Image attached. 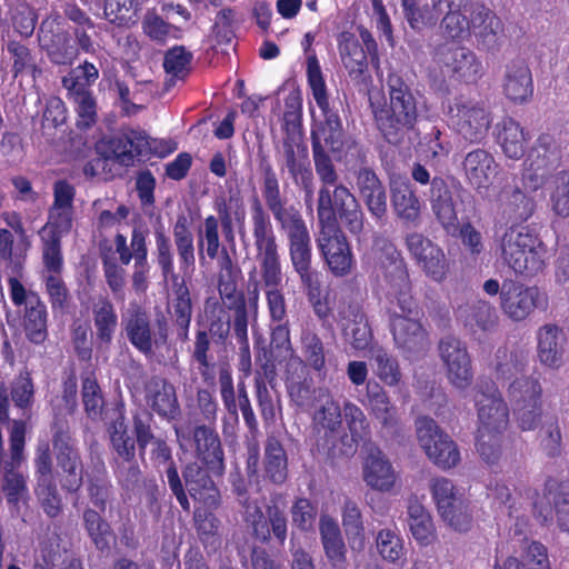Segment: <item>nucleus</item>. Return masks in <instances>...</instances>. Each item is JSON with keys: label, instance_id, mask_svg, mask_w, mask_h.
Here are the masks:
<instances>
[{"label": "nucleus", "instance_id": "1", "mask_svg": "<svg viewBox=\"0 0 569 569\" xmlns=\"http://www.w3.org/2000/svg\"><path fill=\"white\" fill-rule=\"evenodd\" d=\"M307 78L312 97L320 110L319 114H313L312 128L313 160L321 181L317 211L318 217L328 219L332 214L333 190L336 186L341 184L338 183V173L326 151L340 152L343 146V133L338 113L329 107L326 82L316 57H309L307 60Z\"/></svg>", "mask_w": 569, "mask_h": 569}, {"label": "nucleus", "instance_id": "56", "mask_svg": "<svg viewBox=\"0 0 569 569\" xmlns=\"http://www.w3.org/2000/svg\"><path fill=\"white\" fill-rule=\"evenodd\" d=\"M86 529L98 549H106L113 540V535L110 526L106 522L100 515L91 509L83 513Z\"/></svg>", "mask_w": 569, "mask_h": 569}, {"label": "nucleus", "instance_id": "26", "mask_svg": "<svg viewBox=\"0 0 569 569\" xmlns=\"http://www.w3.org/2000/svg\"><path fill=\"white\" fill-rule=\"evenodd\" d=\"M111 154L120 164L132 166L138 157L151 149L150 141L143 131L129 130L109 141Z\"/></svg>", "mask_w": 569, "mask_h": 569}, {"label": "nucleus", "instance_id": "62", "mask_svg": "<svg viewBox=\"0 0 569 569\" xmlns=\"http://www.w3.org/2000/svg\"><path fill=\"white\" fill-rule=\"evenodd\" d=\"M199 250H206L207 256L213 260L218 257L220 249L219 221L214 216L204 219L203 227L199 234ZM202 259V253H200Z\"/></svg>", "mask_w": 569, "mask_h": 569}, {"label": "nucleus", "instance_id": "53", "mask_svg": "<svg viewBox=\"0 0 569 569\" xmlns=\"http://www.w3.org/2000/svg\"><path fill=\"white\" fill-rule=\"evenodd\" d=\"M93 316L97 338L101 342L109 343L118 322L113 306L107 300H101L94 306Z\"/></svg>", "mask_w": 569, "mask_h": 569}, {"label": "nucleus", "instance_id": "50", "mask_svg": "<svg viewBox=\"0 0 569 569\" xmlns=\"http://www.w3.org/2000/svg\"><path fill=\"white\" fill-rule=\"evenodd\" d=\"M376 548L379 556L388 562L397 563L405 558L403 539L395 528H385L376 536Z\"/></svg>", "mask_w": 569, "mask_h": 569}, {"label": "nucleus", "instance_id": "24", "mask_svg": "<svg viewBox=\"0 0 569 569\" xmlns=\"http://www.w3.org/2000/svg\"><path fill=\"white\" fill-rule=\"evenodd\" d=\"M320 539L325 555L333 569L347 568V548L336 519L327 513L320 516Z\"/></svg>", "mask_w": 569, "mask_h": 569}, {"label": "nucleus", "instance_id": "43", "mask_svg": "<svg viewBox=\"0 0 569 569\" xmlns=\"http://www.w3.org/2000/svg\"><path fill=\"white\" fill-rule=\"evenodd\" d=\"M340 57L349 76L360 79L367 70V56L359 41L351 36H342L339 43Z\"/></svg>", "mask_w": 569, "mask_h": 569}, {"label": "nucleus", "instance_id": "20", "mask_svg": "<svg viewBox=\"0 0 569 569\" xmlns=\"http://www.w3.org/2000/svg\"><path fill=\"white\" fill-rule=\"evenodd\" d=\"M53 448L57 463L62 470V487L68 491L78 490L82 483V465L71 437L64 432L56 435Z\"/></svg>", "mask_w": 569, "mask_h": 569}, {"label": "nucleus", "instance_id": "63", "mask_svg": "<svg viewBox=\"0 0 569 569\" xmlns=\"http://www.w3.org/2000/svg\"><path fill=\"white\" fill-rule=\"evenodd\" d=\"M343 419L353 441H358L368 435L369 422L360 407L351 401L343 405Z\"/></svg>", "mask_w": 569, "mask_h": 569}, {"label": "nucleus", "instance_id": "59", "mask_svg": "<svg viewBox=\"0 0 569 569\" xmlns=\"http://www.w3.org/2000/svg\"><path fill=\"white\" fill-rule=\"evenodd\" d=\"M113 449L123 460L130 462L134 457V440L129 436L124 418L119 416L110 428Z\"/></svg>", "mask_w": 569, "mask_h": 569}, {"label": "nucleus", "instance_id": "60", "mask_svg": "<svg viewBox=\"0 0 569 569\" xmlns=\"http://www.w3.org/2000/svg\"><path fill=\"white\" fill-rule=\"evenodd\" d=\"M10 19L14 30L22 37H30L36 28L37 14L23 0H17L10 8Z\"/></svg>", "mask_w": 569, "mask_h": 569}, {"label": "nucleus", "instance_id": "18", "mask_svg": "<svg viewBox=\"0 0 569 569\" xmlns=\"http://www.w3.org/2000/svg\"><path fill=\"white\" fill-rule=\"evenodd\" d=\"M449 112L457 131L471 142L480 141L491 123L487 110L473 101L457 100Z\"/></svg>", "mask_w": 569, "mask_h": 569}, {"label": "nucleus", "instance_id": "52", "mask_svg": "<svg viewBox=\"0 0 569 569\" xmlns=\"http://www.w3.org/2000/svg\"><path fill=\"white\" fill-rule=\"evenodd\" d=\"M23 327L31 342L41 343L47 339V309L42 301L24 308Z\"/></svg>", "mask_w": 569, "mask_h": 569}, {"label": "nucleus", "instance_id": "13", "mask_svg": "<svg viewBox=\"0 0 569 569\" xmlns=\"http://www.w3.org/2000/svg\"><path fill=\"white\" fill-rule=\"evenodd\" d=\"M407 247L423 273L435 282H442L450 271L443 250L421 233H410Z\"/></svg>", "mask_w": 569, "mask_h": 569}, {"label": "nucleus", "instance_id": "8", "mask_svg": "<svg viewBox=\"0 0 569 569\" xmlns=\"http://www.w3.org/2000/svg\"><path fill=\"white\" fill-rule=\"evenodd\" d=\"M190 496L199 503L194 511V520L200 535H213L218 529L217 518L209 511L216 508L219 492L206 470L198 465H189L183 473Z\"/></svg>", "mask_w": 569, "mask_h": 569}, {"label": "nucleus", "instance_id": "23", "mask_svg": "<svg viewBox=\"0 0 569 569\" xmlns=\"http://www.w3.org/2000/svg\"><path fill=\"white\" fill-rule=\"evenodd\" d=\"M332 229H339L337 226V213L349 231L359 234L363 228V213L357 199L345 186H336L333 190V200H331Z\"/></svg>", "mask_w": 569, "mask_h": 569}, {"label": "nucleus", "instance_id": "57", "mask_svg": "<svg viewBox=\"0 0 569 569\" xmlns=\"http://www.w3.org/2000/svg\"><path fill=\"white\" fill-rule=\"evenodd\" d=\"M282 151L288 170L309 160L308 147L302 140L300 130L287 131Z\"/></svg>", "mask_w": 569, "mask_h": 569}, {"label": "nucleus", "instance_id": "34", "mask_svg": "<svg viewBox=\"0 0 569 569\" xmlns=\"http://www.w3.org/2000/svg\"><path fill=\"white\" fill-rule=\"evenodd\" d=\"M194 441L202 460L212 471L221 473L223 469V452L218 435L212 429L201 426L194 430Z\"/></svg>", "mask_w": 569, "mask_h": 569}, {"label": "nucleus", "instance_id": "30", "mask_svg": "<svg viewBox=\"0 0 569 569\" xmlns=\"http://www.w3.org/2000/svg\"><path fill=\"white\" fill-rule=\"evenodd\" d=\"M408 526L420 546H429L436 541L437 531L431 515L418 501H410L408 506Z\"/></svg>", "mask_w": 569, "mask_h": 569}, {"label": "nucleus", "instance_id": "38", "mask_svg": "<svg viewBox=\"0 0 569 569\" xmlns=\"http://www.w3.org/2000/svg\"><path fill=\"white\" fill-rule=\"evenodd\" d=\"M341 520L349 546L361 551L366 545L365 525L359 506L347 499L341 509Z\"/></svg>", "mask_w": 569, "mask_h": 569}, {"label": "nucleus", "instance_id": "49", "mask_svg": "<svg viewBox=\"0 0 569 569\" xmlns=\"http://www.w3.org/2000/svg\"><path fill=\"white\" fill-rule=\"evenodd\" d=\"M430 492L439 515L465 500L462 491L446 477L433 478L430 481Z\"/></svg>", "mask_w": 569, "mask_h": 569}, {"label": "nucleus", "instance_id": "37", "mask_svg": "<svg viewBox=\"0 0 569 569\" xmlns=\"http://www.w3.org/2000/svg\"><path fill=\"white\" fill-rule=\"evenodd\" d=\"M368 408L375 419L383 428H393L398 423L397 408L391 403L388 395L379 385L367 386Z\"/></svg>", "mask_w": 569, "mask_h": 569}, {"label": "nucleus", "instance_id": "9", "mask_svg": "<svg viewBox=\"0 0 569 569\" xmlns=\"http://www.w3.org/2000/svg\"><path fill=\"white\" fill-rule=\"evenodd\" d=\"M416 435L426 456L440 469L449 470L460 462V452L456 442L439 428L435 420L428 417L418 418Z\"/></svg>", "mask_w": 569, "mask_h": 569}, {"label": "nucleus", "instance_id": "15", "mask_svg": "<svg viewBox=\"0 0 569 569\" xmlns=\"http://www.w3.org/2000/svg\"><path fill=\"white\" fill-rule=\"evenodd\" d=\"M431 209L448 233L458 230V212L461 206V190L453 183L435 178L431 182Z\"/></svg>", "mask_w": 569, "mask_h": 569}, {"label": "nucleus", "instance_id": "40", "mask_svg": "<svg viewBox=\"0 0 569 569\" xmlns=\"http://www.w3.org/2000/svg\"><path fill=\"white\" fill-rule=\"evenodd\" d=\"M312 421L315 427L326 432L337 431L342 423V415L340 405L335 398L323 392L319 396L313 411Z\"/></svg>", "mask_w": 569, "mask_h": 569}, {"label": "nucleus", "instance_id": "31", "mask_svg": "<svg viewBox=\"0 0 569 569\" xmlns=\"http://www.w3.org/2000/svg\"><path fill=\"white\" fill-rule=\"evenodd\" d=\"M421 0H402L405 17L409 26L421 31L437 24L439 18L445 13V3L440 0H431V7H419Z\"/></svg>", "mask_w": 569, "mask_h": 569}, {"label": "nucleus", "instance_id": "19", "mask_svg": "<svg viewBox=\"0 0 569 569\" xmlns=\"http://www.w3.org/2000/svg\"><path fill=\"white\" fill-rule=\"evenodd\" d=\"M546 305V296L537 287L520 283L505 284L501 290V308L515 321L527 319L535 309Z\"/></svg>", "mask_w": 569, "mask_h": 569}, {"label": "nucleus", "instance_id": "4", "mask_svg": "<svg viewBox=\"0 0 569 569\" xmlns=\"http://www.w3.org/2000/svg\"><path fill=\"white\" fill-rule=\"evenodd\" d=\"M387 88L390 103L387 106L379 92H369L370 106L378 128L391 143H397L399 134L410 129L417 119L416 98L398 73H389Z\"/></svg>", "mask_w": 569, "mask_h": 569}, {"label": "nucleus", "instance_id": "6", "mask_svg": "<svg viewBox=\"0 0 569 569\" xmlns=\"http://www.w3.org/2000/svg\"><path fill=\"white\" fill-rule=\"evenodd\" d=\"M528 360L523 355L498 349L495 371L497 379L511 380L508 395L515 406L541 402V386L537 378L526 375Z\"/></svg>", "mask_w": 569, "mask_h": 569}, {"label": "nucleus", "instance_id": "16", "mask_svg": "<svg viewBox=\"0 0 569 569\" xmlns=\"http://www.w3.org/2000/svg\"><path fill=\"white\" fill-rule=\"evenodd\" d=\"M74 189L66 181L54 184V202L49 211L47 223L39 231L40 237L60 239L72 228Z\"/></svg>", "mask_w": 569, "mask_h": 569}, {"label": "nucleus", "instance_id": "21", "mask_svg": "<svg viewBox=\"0 0 569 569\" xmlns=\"http://www.w3.org/2000/svg\"><path fill=\"white\" fill-rule=\"evenodd\" d=\"M363 480L371 489L388 492L397 481V473L387 456L377 447L369 449L363 462Z\"/></svg>", "mask_w": 569, "mask_h": 569}, {"label": "nucleus", "instance_id": "17", "mask_svg": "<svg viewBox=\"0 0 569 569\" xmlns=\"http://www.w3.org/2000/svg\"><path fill=\"white\" fill-rule=\"evenodd\" d=\"M433 61L446 68V72L466 82L477 81L482 74V63L469 49L458 46H441Z\"/></svg>", "mask_w": 569, "mask_h": 569}, {"label": "nucleus", "instance_id": "28", "mask_svg": "<svg viewBox=\"0 0 569 569\" xmlns=\"http://www.w3.org/2000/svg\"><path fill=\"white\" fill-rule=\"evenodd\" d=\"M356 184L370 213L376 218H382L387 211L386 192L377 174L368 168H362L357 173Z\"/></svg>", "mask_w": 569, "mask_h": 569}, {"label": "nucleus", "instance_id": "36", "mask_svg": "<svg viewBox=\"0 0 569 569\" xmlns=\"http://www.w3.org/2000/svg\"><path fill=\"white\" fill-rule=\"evenodd\" d=\"M123 323L130 342L141 352L149 353L152 341L147 315L137 307L132 308L123 316Z\"/></svg>", "mask_w": 569, "mask_h": 569}, {"label": "nucleus", "instance_id": "64", "mask_svg": "<svg viewBox=\"0 0 569 569\" xmlns=\"http://www.w3.org/2000/svg\"><path fill=\"white\" fill-rule=\"evenodd\" d=\"M191 53L183 47L170 49L164 57L163 67L168 74L182 79L188 72L191 62Z\"/></svg>", "mask_w": 569, "mask_h": 569}, {"label": "nucleus", "instance_id": "42", "mask_svg": "<svg viewBox=\"0 0 569 569\" xmlns=\"http://www.w3.org/2000/svg\"><path fill=\"white\" fill-rule=\"evenodd\" d=\"M459 318L473 333L489 331L497 322V313L492 306L485 301H478L471 307L460 308Z\"/></svg>", "mask_w": 569, "mask_h": 569}, {"label": "nucleus", "instance_id": "58", "mask_svg": "<svg viewBox=\"0 0 569 569\" xmlns=\"http://www.w3.org/2000/svg\"><path fill=\"white\" fill-rule=\"evenodd\" d=\"M468 4L469 1L459 7L452 4V1L445 3L447 12L442 19V28L448 37L460 38L468 30L469 23L465 14Z\"/></svg>", "mask_w": 569, "mask_h": 569}, {"label": "nucleus", "instance_id": "3", "mask_svg": "<svg viewBox=\"0 0 569 569\" xmlns=\"http://www.w3.org/2000/svg\"><path fill=\"white\" fill-rule=\"evenodd\" d=\"M478 412L477 451L488 465L499 461L502 452V433L508 427L509 409L491 382L480 381L475 390Z\"/></svg>", "mask_w": 569, "mask_h": 569}, {"label": "nucleus", "instance_id": "48", "mask_svg": "<svg viewBox=\"0 0 569 569\" xmlns=\"http://www.w3.org/2000/svg\"><path fill=\"white\" fill-rule=\"evenodd\" d=\"M173 237L180 260V269L184 274L191 273L196 262L193 236L184 218L177 220L173 228Z\"/></svg>", "mask_w": 569, "mask_h": 569}, {"label": "nucleus", "instance_id": "46", "mask_svg": "<svg viewBox=\"0 0 569 569\" xmlns=\"http://www.w3.org/2000/svg\"><path fill=\"white\" fill-rule=\"evenodd\" d=\"M219 292L222 299L230 301L234 308L233 331L239 342L247 343L248 340V318L247 308L242 295L236 292L232 283L219 281Z\"/></svg>", "mask_w": 569, "mask_h": 569}, {"label": "nucleus", "instance_id": "12", "mask_svg": "<svg viewBox=\"0 0 569 569\" xmlns=\"http://www.w3.org/2000/svg\"><path fill=\"white\" fill-rule=\"evenodd\" d=\"M289 240V254L302 284L313 286L319 273L311 269V241L302 218L280 228Z\"/></svg>", "mask_w": 569, "mask_h": 569}, {"label": "nucleus", "instance_id": "5", "mask_svg": "<svg viewBox=\"0 0 569 569\" xmlns=\"http://www.w3.org/2000/svg\"><path fill=\"white\" fill-rule=\"evenodd\" d=\"M500 257L516 273L533 276L545 267L547 250L539 237L523 224H512L502 234Z\"/></svg>", "mask_w": 569, "mask_h": 569}, {"label": "nucleus", "instance_id": "45", "mask_svg": "<svg viewBox=\"0 0 569 569\" xmlns=\"http://www.w3.org/2000/svg\"><path fill=\"white\" fill-rule=\"evenodd\" d=\"M549 206L555 216L569 217V171L550 176L548 181Z\"/></svg>", "mask_w": 569, "mask_h": 569}, {"label": "nucleus", "instance_id": "27", "mask_svg": "<svg viewBox=\"0 0 569 569\" xmlns=\"http://www.w3.org/2000/svg\"><path fill=\"white\" fill-rule=\"evenodd\" d=\"M391 206L399 219L417 222L421 212V202L408 179L396 177L390 182Z\"/></svg>", "mask_w": 569, "mask_h": 569}, {"label": "nucleus", "instance_id": "61", "mask_svg": "<svg viewBox=\"0 0 569 569\" xmlns=\"http://www.w3.org/2000/svg\"><path fill=\"white\" fill-rule=\"evenodd\" d=\"M262 197L280 228L302 218L297 209L293 207H286V201L282 198L280 190L263 193Z\"/></svg>", "mask_w": 569, "mask_h": 569}, {"label": "nucleus", "instance_id": "35", "mask_svg": "<svg viewBox=\"0 0 569 569\" xmlns=\"http://www.w3.org/2000/svg\"><path fill=\"white\" fill-rule=\"evenodd\" d=\"M497 139L506 157L518 160L525 154L528 137L515 120L505 119L498 124Z\"/></svg>", "mask_w": 569, "mask_h": 569}, {"label": "nucleus", "instance_id": "22", "mask_svg": "<svg viewBox=\"0 0 569 569\" xmlns=\"http://www.w3.org/2000/svg\"><path fill=\"white\" fill-rule=\"evenodd\" d=\"M498 167L493 156L485 149L468 152L462 162L467 181L478 190L489 188L498 174Z\"/></svg>", "mask_w": 569, "mask_h": 569}, {"label": "nucleus", "instance_id": "44", "mask_svg": "<svg viewBox=\"0 0 569 569\" xmlns=\"http://www.w3.org/2000/svg\"><path fill=\"white\" fill-rule=\"evenodd\" d=\"M276 372L273 366H264L263 373L257 372L254 378L256 397L262 418L273 421L276 417V402L269 389L273 388Z\"/></svg>", "mask_w": 569, "mask_h": 569}, {"label": "nucleus", "instance_id": "14", "mask_svg": "<svg viewBox=\"0 0 569 569\" xmlns=\"http://www.w3.org/2000/svg\"><path fill=\"white\" fill-rule=\"evenodd\" d=\"M439 355L449 382L460 390L468 388L473 372L466 346L453 337H446L439 343Z\"/></svg>", "mask_w": 569, "mask_h": 569}, {"label": "nucleus", "instance_id": "11", "mask_svg": "<svg viewBox=\"0 0 569 569\" xmlns=\"http://www.w3.org/2000/svg\"><path fill=\"white\" fill-rule=\"evenodd\" d=\"M528 505L543 521L553 520L562 531H569V485L549 480L545 492L539 496L535 490H527Z\"/></svg>", "mask_w": 569, "mask_h": 569}, {"label": "nucleus", "instance_id": "51", "mask_svg": "<svg viewBox=\"0 0 569 569\" xmlns=\"http://www.w3.org/2000/svg\"><path fill=\"white\" fill-rule=\"evenodd\" d=\"M264 469L269 479L281 483L287 478V456L278 440L270 438L264 449Z\"/></svg>", "mask_w": 569, "mask_h": 569}, {"label": "nucleus", "instance_id": "39", "mask_svg": "<svg viewBox=\"0 0 569 569\" xmlns=\"http://www.w3.org/2000/svg\"><path fill=\"white\" fill-rule=\"evenodd\" d=\"M216 210L227 236H232L234 228H243L247 212L239 192H232L227 199L217 201Z\"/></svg>", "mask_w": 569, "mask_h": 569}, {"label": "nucleus", "instance_id": "25", "mask_svg": "<svg viewBox=\"0 0 569 569\" xmlns=\"http://www.w3.org/2000/svg\"><path fill=\"white\" fill-rule=\"evenodd\" d=\"M503 93L513 102H526L533 93L532 76L523 60H515L506 66Z\"/></svg>", "mask_w": 569, "mask_h": 569}, {"label": "nucleus", "instance_id": "29", "mask_svg": "<svg viewBox=\"0 0 569 569\" xmlns=\"http://www.w3.org/2000/svg\"><path fill=\"white\" fill-rule=\"evenodd\" d=\"M340 326L345 339L356 349L365 350L371 341V331L363 313L357 306H348L340 312Z\"/></svg>", "mask_w": 569, "mask_h": 569}, {"label": "nucleus", "instance_id": "10", "mask_svg": "<svg viewBox=\"0 0 569 569\" xmlns=\"http://www.w3.org/2000/svg\"><path fill=\"white\" fill-rule=\"evenodd\" d=\"M318 220L320 232L317 242L329 270L336 277L349 274L355 259L346 237L339 229H332V214L328 219L318 217Z\"/></svg>", "mask_w": 569, "mask_h": 569}, {"label": "nucleus", "instance_id": "55", "mask_svg": "<svg viewBox=\"0 0 569 569\" xmlns=\"http://www.w3.org/2000/svg\"><path fill=\"white\" fill-rule=\"evenodd\" d=\"M144 33L153 41L166 42L168 39H179L181 30L168 22L154 12H147L142 20Z\"/></svg>", "mask_w": 569, "mask_h": 569}, {"label": "nucleus", "instance_id": "54", "mask_svg": "<svg viewBox=\"0 0 569 569\" xmlns=\"http://www.w3.org/2000/svg\"><path fill=\"white\" fill-rule=\"evenodd\" d=\"M371 359L375 372L381 381L388 386H396L400 382L401 373L398 362L385 349H375Z\"/></svg>", "mask_w": 569, "mask_h": 569}, {"label": "nucleus", "instance_id": "2", "mask_svg": "<svg viewBox=\"0 0 569 569\" xmlns=\"http://www.w3.org/2000/svg\"><path fill=\"white\" fill-rule=\"evenodd\" d=\"M392 278L388 296L391 308V329L397 346L408 352L422 350L426 332L419 322V311L410 295L408 273L401 261H392Z\"/></svg>", "mask_w": 569, "mask_h": 569}, {"label": "nucleus", "instance_id": "32", "mask_svg": "<svg viewBox=\"0 0 569 569\" xmlns=\"http://www.w3.org/2000/svg\"><path fill=\"white\" fill-rule=\"evenodd\" d=\"M562 332L551 325L543 326L538 332V357L541 363L558 368L562 362Z\"/></svg>", "mask_w": 569, "mask_h": 569}, {"label": "nucleus", "instance_id": "33", "mask_svg": "<svg viewBox=\"0 0 569 569\" xmlns=\"http://www.w3.org/2000/svg\"><path fill=\"white\" fill-rule=\"evenodd\" d=\"M147 398L152 409L162 417L173 418L178 412L174 387L162 379H153L148 385Z\"/></svg>", "mask_w": 569, "mask_h": 569}, {"label": "nucleus", "instance_id": "7", "mask_svg": "<svg viewBox=\"0 0 569 569\" xmlns=\"http://www.w3.org/2000/svg\"><path fill=\"white\" fill-rule=\"evenodd\" d=\"M253 239L266 290L280 289L282 270L276 234L268 213L258 203L252 210Z\"/></svg>", "mask_w": 569, "mask_h": 569}, {"label": "nucleus", "instance_id": "41", "mask_svg": "<svg viewBox=\"0 0 569 569\" xmlns=\"http://www.w3.org/2000/svg\"><path fill=\"white\" fill-rule=\"evenodd\" d=\"M98 76V69L89 62L72 69L62 78V86L67 90L69 99L73 100L91 93L90 87Z\"/></svg>", "mask_w": 569, "mask_h": 569}, {"label": "nucleus", "instance_id": "47", "mask_svg": "<svg viewBox=\"0 0 569 569\" xmlns=\"http://www.w3.org/2000/svg\"><path fill=\"white\" fill-rule=\"evenodd\" d=\"M536 208L535 198L520 188H515L501 202L502 214L516 221L528 220L535 213Z\"/></svg>", "mask_w": 569, "mask_h": 569}]
</instances>
